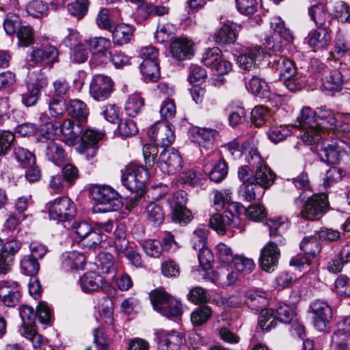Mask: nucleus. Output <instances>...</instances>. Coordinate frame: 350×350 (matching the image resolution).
<instances>
[{
    "instance_id": "f257e3e1",
    "label": "nucleus",
    "mask_w": 350,
    "mask_h": 350,
    "mask_svg": "<svg viewBox=\"0 0 350 350\" xmlns=\"http://www.w3.org/2000/svg\"><path fill=\"white\" fill-rule=\"evenodd\" d=\"M342 115L334 113L327 109H321L317 113L310 107H304L297 118V126L302 128L300 136L303 142L308 144H315L323 139L322 130L333 131L346 133L350 126L341 121Z\"/></svg>"
},
{
    "instance_id": "f03ea898",
    "label": "nucleus",
    "mask_w": 350,
    "mask_h": 350,
    "mask_svg": "<svg viewBox=\"0 0 350 350\" xmlns=\"http://www.w3.org/2000/svg\"><path fill=\"white\" fill-rule=\"evenodd\" d=\"M293 40L291 31L285 27L280 17L273 16L270 21V34L265 38V47L275 52L280 51L283 46Z\"/></svg>"
},
{
    "instance_id": "7ed1b4c3",
    "label": "nucleus",
    "mask_w": 350,
    "mask_h": 350,
    "mask_svg": "<svg viewBox=\"0 0 350 350\" xmlns=\"http://www.w3.org/2000/svg\"><path fill=\"white\" fill-rule=\"evenodd\" d=\"M93 199L103 208L94 207V213L112 212L120 209L122 206V198L112 187L107 185L94 187L91 191Z\"/></svg>"
},
{
    "instance_id": "20e7f679",
    "label": "nucleus",
    "mask_w": 350,
    "mask_h": 350,
    "mask_svg": "<svg viewBox=\"0 0 350 350\" xmlns=\"http://www.w3.org/2000/svg\"><path fill=\"white\" fill-rule=\"evenodd\" d=\"M324 135L325 133H323V138ZM316 144L320 147L318 154L321 160L328 164H336L344 153L350 154V144L340 139L330 142L322 139Z\"/></svg>"
},
{
    "instance_id": "39448f33",
    "label": "nucleus",
    "mask_w": 350,
    "mask_h": 350,
    "mask_svg": "<svg viewBox=\"0 0 350 350\" xmlns=\"http://www.w3.org/2000/svg\"><path fill=\"white\" fill-rule=\"evenodd\" d=\"M247 162L252 167L256 169L254 180L258 185L266 189L273 184L275 175L265 164L256 147H252L249 149Z\"/></svg>"
},
{
    "instance_id": "423d86ee",
    "label": "nucleus",
    "mask_w": 350,
    "mask_h": 350,
    "mask_svg": "<svg viewBox=\"0 0 350 350\" xmlns=\"http://www.w3.org/2000/svg\"><path fill=\"white\" fill-rule=\"evenodd\" d=\"M59 50L51 44H42L32 49L27 56L28 65L33 66L40 65L51 68L59 62Z\"/></svg>"
},
{
    "instance_id": "0eeeda50",
    "label": "nucleus",
    "mask_w": 350,
    "mask_h": 350,
    "mask_svg": "<svg viewBox=\"0 0 350 350\" xmlns=\"http://www.w3.org/2000/svg\"><path fill=\"white\" fill-rule=\"evenodd\" d=\"M148 180V173L142 166L131 164L123 172L122 182L131 191L142 190Z\"/></svg>"
},
{
    "instance_id": "6e6552de",
    "label": "nucleus",
    "mask_w": 350,
    "mask_h": 350,
    "mask_svg": "<svg viewBox=\"0 0 350 350\" xmlns=\"http://www.w3.org/2000/svg\"><path fill=\"white\" fill-rule=\"evenodd\" d=\"M327 196L325 193L312 195L304 203L300 215L308 220L319 219L327 210Z\"/></svg>"
},
{
    "instance_id": "1a4fd4ad",
    "label": "nucleus",
    "mask_w": 350,
    "mask_h": 350,
    "mask_svg": "<svg viewBox=\"0 0 350 350\" xmlns=\"http://www.w3.org/2000/svg\"><path fill=\"white\" fill-rule=\"evenodd\" d=\"M49 217L57 221H65L74 217L75 206L70 198L62 196L47 204Z\"/></svg>"
},
{
    "instance_id": "9d476101",
    "label": "nucleus",
    "mask_w": 350,
    "mask_h": 350,
    "mask_svg": "<svg viewBox=\"0 0 350 350\" xmlns=\"http://www.w3.org/2000/svg\"><path fill=\"white\" fill-rule=\"evenodd\" d=\"M148 137L157 146H170L175 139L172 125L167 122H158L148 131Z\"/></svg>"
},
{
    "instance_id": "9b49d317",
    "label": "nucleus",
    "mask_w": 350,
    "mask_h": 350,
    "mask_svg": "<svg viewBox=\"0 0 350 350\" xmlns=\"http://www.w3.org/2000/svg\"><path fill=\"white\" fill-rule=\"evenodd\" d=\"M232 210L231 208L228 212H226L225 215L214 214L209 221L210 227L220 234H225L227 228H236L241 232L244 229L240 226L239 217L233 214Z\"/></svg>"
},
{
    "instance_id": "f8f14e48",
    "label": "nucleus",
    "mask_w": 350,
    "mask_h": 350,
    "mask_svg": "<svg viewBox=\"0 0 350 350\" xmlns=\"http://www.w3.org/2000/svg\"><path fill=\"white\" fill-rule=\"evenodd\" d=\"M113 90L112 79L104 75H94L90 84V94L97 101L107 99Z\"/></svg>"
},
{
    "instance_id": "ddd939ff",
    "label": "nucleus",
    "mask_w": 350,
    "mask_h": 350,
    "mask_svg": "<svg viewBox=\"0 0 350 350\" xmlns=\"http://www.w3.org/2000/svg\"><path fill=\"white\" fill-rule=\"evenodd\" d=\"M182 158L179 153L174 149L163 150L159 155L158 164L164 173L174 174L182 168Z\"/></svg>"
},
{
    "instance_id": "4468645a",
    "label": "nucleus",
    "mask_w": 350,
    "mask_h": 350,
    "mask_svg": "<svg viewBox=\"0 0 350 350\" xmlns=\"http://www.w3.org/2000/svg\"><path fill=\"white\" fill-rule=\"evenodd\" d=\"M280 251L275 243H268L261 250L260 265L266 271H273L278 265Z\"/></svg>"
},
{
    "instance_id": "2eb2a0df",
    "label": "nucleus",
    "mask_w": 350,
    "mask_h": 350,
    "mask_svg": "<svg viewBox=\"0 0 350 350\" xmlns=\"http://www.w3.org/2000/svg\"><path fill=\"white\" fill-rule=\"evenodd\" d=\"M265 55V51L260 46L250 47L238 57L237 64L242 69L251 70L262 60Z\"/></svg>"
},
{
    "instance_id": "dca6fc26",
    "label": "nucleus",
    "mask_w": 350,
    "mask_h": 350,
    "mask_svg": "<svg viewBox=\"0 0 350 350\" xmlns=\"http://www.w3.org/2000/svg\"><path fill=\"white\" fill-rule=\"evenodd\" d=\"M314 314V326L320 331H324L327 324L332 318V309L328 304L323 301L317 300L311 306Z\"/></svg>"
},
{
    "instance_id": "f3484780",
    "label": "nucleus",
    "mask_w": 350,
    "mask_h": 350,
    "mask_svg": "<svg viewBox=\"0 0 350 350\" xmlns=\"http://www.w3.org/2000/svg\"><path fill=\"white\" fill-rule=\"evenodd\" d=\"M21 292L14 282H3L0 284V299L8 307H14L20 303Z\"/></svg>"
},
{
    "instance_id": "a211bd4d",
    "label": "nucleus",
    "mask_w": 350,
    "mask_h": 350,
    "mask_svg": "<svg viewBox=\"0 0 350 350\" xmlns=\"http://www.w3.org/2000/svg\"><path fill=\"white\" fill-rule=\"evenodd\" d=\"M193 44L186 38L174 39L170 44L172 57L177 60L190 59L193 55Z\"/></svg>"
},
{
    "instance_id": "6ab92c4d",
    "label": "nucleus",
    "mask_w": 350,
    "mask_h": 350,
    "mask_svg": "<svg viewBox=\"0 0 350 350\" xmlns=\"http://www.w3.org/2000/svg\"><path fill=\"white\" fill-rule=\"evenodd\" d=\"M158 338L159 350H179L183 341L182 334L175 330L161 332Z\"/></svg>"
},
{
    "instance_id": "aec40b11",
    "label": "nucleus",
    "mask_w": 350,
    "mask_h": 350,
    "mask_svg": "<svg viewBox=\"0 0 350 350\" xmlns=\"http://www.w3.org/2000/svg\"><path fill=\"white\" fill-rule=\"evenodd\" d=\"M229 206L238 215L244 212L247 218L254 221H261L267 215L265 207L260 204H252L247 208L238 202H231Z\"/></svg>"
},
{
    "instance_id": "412c9836",
    "label": "nucleus",
    "mask_w": 350,
    "mask_h": 350,
    "mask_svg": "<svg viewBox=\"0 0 350 350\" xmlns=\"http://www.w3.org/2000/svg\"><path fill=\"white\" fill-rule=\"evenodd\" d=\"M311 19L319 28L327 29L332 19L325 4L319 3L312 5L308 10Z\"/></svg>"
},
{
    "instance_id": "4be33fe9",
    "label": "nucleus",
    "mask_w": 350,
    "mask_h": 350,
    "mask_svg": "<svg viewBox=\"0 0 350 350\" xmlns=\"http://www.w3.org/2000/svg\"><path fill=\"white\" fill-rule=\"evenodd\" d=\"M331 36L327 29L321 28L311 31L308 36L307 42L314 51L326 48L330 43Z\"/></svg>"
},
{
    "instance_id": "5701e85b",
    "label": "nucleus",
    "mask_w": 350,
    "mask_h": 350,
    "mask_svg": "<svg viewBox=\"0 0 350 350\" xmlns=\"http://www.w3.org/2000/svg\"><path fill=\"white\" fill-rule=\"evenodd\" d=\"M104 282L103 276L94 271L85 273L79 280L81 288L85 293L98 291Z\"/></svg>"
},
{
    "instance_id": "b1692460",
    "label": "nucleus",
    "mask_w": 350,
    "mask_h": 350,
    "mask_svg": "<svg viewBox=\"0 0 350 350\" xmlns=\"http://www.w3.org/2000/svg\"><path fill=\"white\" fill-rule=\"evenodd\" d=\"M62 267L66 271L78 270L83 267L85 256L76 251L66 252L62 255Z\"/></svg>"
},
{
    "instance_id": "393cba45",
    "label": "nucleus",
    "mask_w": 350,
    "mask_h": 350,
    "mask_svg": "<svg viewBox=\"0 0 350 350\" xmlns=\"http://www.w3.org/2000/svg\"><path fill=\"white\" fill-rule=\"evenodd\" d=\"M82 133L80 123L75 124L71 120H65L60 124V134L68 145L75 144L79 135Z\"/></svg>"
},
{
    "instance_id": "a878e982",
    "label": "nucleus",
    "mask_w": 350,
    "mask_h": 350,
    "mask_svg": "<svg viewBox=\"0 0 350 350\" xmlns=\"http://www.w3.org/2000/svg\"><path fill=\"white\" fill-rule=\"evenodd\" d=\"M216 133L215 130L205 128H196L191 131L193 141L198 143L200 147L205 148H209L213 145Z\"/></svg>"
},
{
    "instance_id": "bb28decb",
    "label": "nucleus",
    "mask_w": 350,
    "mask_h": 350,
    "mask_svg": "<svg viewBox=\"0 0 350 350\" xmlns=\"http://www.w3.org/2000/svg\"><path fill=\"white\" fill-rule=\"evenodd\" d=\"M46 157L57 165H62L66 157L61 144L55 140L46 142Z\"/></svg>"
},
{
    "instance_id": "cd10ccee",
    "label": "nucleus",
    "mask_w": 350,
    "mask_h": 350,
    "mask_svg": "<svg viewBox=\"0 0 350 350\" xmlns=\"http://www.w3.org/2000/svg\"><path fill=\"white\" fill-rule=\"evenodd\" d=\"M280 77L283 79L292 77L296 72V68L292 61L284 56L275 55L273 59V66Z\"/></svg>"
},
{
    "instance_id": "c85d7f7f",
    "label": "nucleus",
    "mask_w": 350,
    "mask_h": 350,
    "mask_svg": "<svg viewBox=\"0 0 350 350\" xmlns=\"http://www.w3.org/2000/svg\"><path fill=\"white\" fill-rule=\"evenodd\" d=\"M114 44L122 45L128 43L133 35V28L129 25L121 23L116 25L110 31Z\"/></svg>"
},
{
    "instance_id": "c756f323",
    "label": "nucleus",
    "mask_w": 350,
    "mask_h": 350,
    "mask_svg": "<svg viewBox=\"0 0 350 350\" xmlns=\"http://www.w3.org/2000/svg\"><path fill=\"white\" fill-rule=\"evenodd\" d=\"M237 27L235 23H225L216 33L215 41L222 44L233 43L237 38Z\"/></svg>"
},
{
    "instance_id": "7c9ffc66",
    "label": "nucleus",
    "mask_w": 350,
    "mask_h": 350,
    "mask_svg": "<svg viewBox=\"0 0 350 350\" xmlns=\"http://www.w3.org/2000/svg\"><path fill=\"white\" fill-rule=\"evenodd\" d=\"M105 133L94 129H86L82 134L81 142L77 148V151H84L87 146H96V144L101 140Z\"/></svg>"
},
{
    "instance_id": "2f4dec72",
    "label": "nucleus",
    "mask_w": 350,
    "mask_h": 350,
    "mask_svg": "<svg viewBox=\"0 0 350 350\" xmlns=\"http://www.w3.org/2000/svg\"><path fill=\"white\" fill-rule=\"evenodd\" d=\"M247 88L252 94L260 98H269L270 96L267 83L256 76H253L250 79Z\"/></svg>"
},
{
    "instance_id": "473e14b6",
    "label": "nucleus",
    "mask_w": 350,
    "mask_h": 350,
    "mask_svg": "<svg viewBox=\"0 0 350 350\" xmlns=\"http://www.w3.org/2000/svg\"><path fill=\"white\" fill-rule=\"evenodd\" d=\"M212 309L208 306L198 307L191 314V321L193 326H201L205 324L212 317Z\"/></svg>"
},
{
    "instance_id": "72a5a7b5",
    "label": "nucleus",
    "mask_w": 350,
    "mask_h": 350,
    "mask_svg": "<svg viewBox=\"0 0 350 350\" xmlns=\"http://www.w3.org/2000/svg\"><path fill=\"white\" fill-rule=\"evenodd\" d=\"M344 79L341 72L338 70H333L325 76V82L323 83V87L325 90L332 92V94L339 91L340 87L343 84Z\"/></svg>"
},
{
    "instance_id": "f704fd0d",
    "label": "nucleus",
    "mask_w": 350,
    "mask_h": 350,
    "mask_svg": "<svg viewBox=\"0 0 350 350\" xmlns=\"http://www.w3.org/2000/svg\"><path fill=\"white\" fill-rule=\"evenodd\" d=\"M90 50L98 56L107 57L108 49L111 46L109 39L104 37L94 38L88 41Z\"/></svg>"
},
{
    "instance_id": "c9c22d12",
    "label": "nucleus",
    "mask_w": 350,
    "mask_h": 350,
    "mask_svg": "<svg viewBox=\"0 0 350 350\" xmlns=\"http://www.w3.org/2000/svg\"><path fill=\"white\" fill-rule=\"evenodd\" d=\"M146 217L149 222L154 226L163 223L165 213L162 207L154 202L150 203L146 208Z\"/></svg>"
},
{
    "instance_id": "e433bc0d",
    "label": "nucleus",
    "mask_w": 350,
    "mask_h": 350,
    "mask_svg": "<svg viewBox=\"0 0 350 350\" xmlns=\"http://www.w3.org/2000/svg\"><path fill=\"white\" fill-rule=\"evenodd\" d=\"M163 288H157L150 293V298L154 309L161 313L166 304L171 298Z\"/></svg>"
},
{
    "instance_id": "4c0bfd02",
    "label": "nucleus",
    "mask_w": 350,
    "mask_h": 350,
    "mask_svg": "<svg viewBox=\"0 0 350 350\" xmlns=\"http://www.w3.org/2000/svg\"><path fill=\"white\" fill-rule=\"evenodd\" d=\"M68 111L72 117L78 120H85L89 114L86 104L79 99H74L70 102Z\"/></svg>"
},
{
    "instance_id": "58836bf2",
    "label": "nucleus",
    "mask_w": 350,
    "mask_h": 350,
    "mask_svg": "<svg viewBox=\"0 0 350 350\" xmlns=\"http://www.w3.org/2000/svg\"><path fill=\"white\" fill-rule=\"evenodd\" d=\"M241 191L244 199L247 201H252L260 199L264 193L265 189L260 185H257L252 180L243 184Z\"/></svg>"
},
{
    "instance_id": "ea45409f",
    "label": "nucleus",
    "mask_w": 350,
    "mask_h": 350,
    "mask_svg": "<svg viewBox=\"0 0 350 350\" xmlns=\"http://www.w3.org/2000/svg\"><path fill=\"white\" fill-rule=\"evenodd\" d=\"M278 321L273 309L261 310L258 317V325L261 329L269 331L272 327H275Z\"/></svg>"
},
{
    "instance_id": "a19ab883",
    "label": "nucleus",
    "mask_w": 350,
    "mask_h": 350,
    "mask_svg": "<svg viewBox=\"0 0 350 350\" xmlns=\"http://www.w3.org/2000/svg\"><path fill=\"white\" fill-rule=\"evenodd\" d=\"M278 321L284 323H292L295 317L294 310L288 305L279 303L273 309Z\"/></svg>"
},
{
    "instance_id": "79ce46f5",
    "label": "nucleus",
    "mask_w": 350,
    "mask_h": 350,
    "mask_svg": "<svg viewBox=\"0 0 350 350\" xmlns=\"http://www.w3.org/2000/svg\"><path fill=\"white\" fill-rule=\"evenodd\" d=\"M95 21L97 26L101 29L110 31L115 26V22L107 8H101L96 14Z\"/></svg>"
},
{
    "instance_id": "37998d69",
    "label": "nucleus",
    "mask_w": 350,
    "mask_h": 350,
    "mask_svg": "<svg viewBox=\"0 0 350 350\" xmlns=\"http://www.w3.org/2000/svg\"><path fill=\"white\" fill-rule=\"evenodd\" d=\"M21 268L23 273L27 275H36L40 269L38 260L32 255L27 254L21 260Z\"/></svg>"
},
{
    "instance_id": "c03bdc74",
    "label": "nucleus",
    "mask_w": 350,
    "mask_h": 350,
    "mask_svg": "<svg viewBox=\"0 0 350 350\" xmlns=\"http://www.w3.org/2000/svg\"><path fill=\"white\" fill-rule=\"evenodd\" d=\"M176 31V26L171 23H165L158 27L155 33V39L159 43L170 41Z\"/></svg>"
},
{
    "instance_id": "a18cd8bd",
    "label": "nucleus",
    "mask_w": 350,
    "mask_h": 350,
    "mask_svg": "<svg viewBox=\"0 0 350 350\" xmlns=\"http://www.w3.org/2000/svg\"><path fill=\"white\" fill-rule=\"evenodd\" d=\"M235 269L244 275L250 273L254 269L255 264L252 258L243 255H235L232 261Z\"/></svg>"
},
{
    "instance_id": "49530a36",
    "label": "nucleus",
    "mask_w": 350,
    "mask_h": 350,
    "mask_svg": "<svg viewBox=\"0 0 350 350\" xmlns=\"http://www.w3.org/2000/svg\"><path fill=\"white\" fill-rule=\"evenodd\" d=\"M228 165L226 162L220 159L215 163L208 173L210 180L215 183L222 181L228 174Z\"/></svg>"
},
{
    "instance_id": "de8ad7c7",
    "label": "nucleus",
    "mask_w": 350,
    "mask_h": 350,
    "mask_svg": "<svg viewBox=\"0 0 350 350\" xmlns=\"http://www.w3.org/2000/svg\"><path fill=\"white\" fill-rule=\"evenodd\" d=\"M26 10L29 15L40 18L47 14L49 7L47 3L42 0H33L27 5Z\"/></svg>"
},
{
    "instance_id": "09e8293b",
    "label": "nucleus",
    "mask_w": 350,
    "mask_h": 350,
    "mask_svg": "<svg viewBox=\"0 0 350 350\" xmlns=\"http://www.w3.org/2000/svg\"><path fill=\"white\" fill-rule=\"evenodd\" d=\"M89 5L88 0H77L69 3L67 10L70 15L81 19L87 14Z\"/></svg>"
},
{
    "instance_id": "8fccbe9b",
    "label": "nucleus",
    "mask_w": 350,
    "mask_h": 350,
    "mask_svg": "<svg viewBox=\"0 0 350 350\" xmlns=\"http://www.w3.org/2000/svg\"><path fill=\"white\" fill-rule=\"evenodd\" d=\"M143 106V98L138 94H133L129 97L124 109L128 116L133 117L141 111Z\"/></svg>"
},
{
    "instance_id": "3c124183",
    "label": "nucleus",
    "mask_w": 350,
    "mask_h": 350,
    "mask_svg": "<svg viewBox=\"0 0 350 350\" xmlns=\"http://www.w3.org/2000/svg\"><path fill=\"white\" fill-rule=\"evenodd\" d=\"M14 154L23 167H27L31 165L35 164V157L27 149L18 146L14 148Z\"/></svg>"
},
{
    "instance_id": "603ef678",
    "label": "nucleus",
    "mask_w": 350,
    "mask_h": 350,
    "mask_svg": "<svg viewBox=\"0 0 350 350\" xmlns=\"http://www.w3.org/2000/svg\"><path fill=\"white\" fill-rule=\"evenodd\" d=\"M140 68L142 73L146 80L156 81L160 77L158 62H142Z\"/></svg>"
},
{
    "instance_id": "864d4df0",
    "label": "nucleus",
    "mask_w": 350,
    "mask_h": 350,
    "mask_svg": "<svg viewBox=\"0 0 350 350\" xmlns=\"http://www.w3.org/2000/svg\"><path fill=\"white\" fill-rule=\"evenodd\" d=\"M289 135L290 131L284 125L271 126L267 131L269 139L275 144L284 140Z\"/></svg>"
},
{
    "instance_id": "5fc2aeb1",
    "label": "nucleus",
    "mask_w": 350,
    "mask_h": 350,
    "mask_svg": "<svg viewBox=\"0 0 350 350\" xmlns=\"http://www.w3.org/2000/svg\"><path fill=\"white\" fill-rule=\"evenodd\" d=\"M142 246L146 254L152 258H159L162 254V245L156 239H147L143 241Z\"/></svg>"
},
{
    "instance_id": "6e6d98bb",
    "label": "nucleus",
    "mask_w": 350,
    "mask_h": 350,
    "mask_svg": "<svg viewBox=\"0 0 350 350\" xmlns=\"http://www.w3.org/2000/svg\"><path fill=\"white\" fill-rule=\"evenodd\" d=\"M208 235V230L204 227H198L192 234L191 242L192 247L195 250L206 247V240Z\"/></svg>"
},
{
    "instance_id": "4d7b16f0",
    "label": "nucleus",
    "mask_w": 350,
    "mask_h": 350,
    "mask_svg": "<svg viewBox=\"0 0 350 350\" xmlns=\"http://www.w3.org/2000/svg\"><path fill=\"white\" fill-rule=\"evenodd\" d=\"M68 107L62 98H51L49 101V112L52 118H59L64 115Z\"/></svg>"
},
{
    "instance_id": "13d9d810",
    "label": "nucleus",
    "mask_w": 350,
    "mask_h": 350,
    "mask_svg": "<svg viewBox=\"0 0 350 350\" xmlns=\"http://www.w3.org/2000/svg\"><path fill=\"white\" fill-rule=\"evenodd\" d=\"M300 248L306 254L311 256H316L321 250L319 241L312 236L304 238L301 242Z\"/></svg>"
},
{
    "instance_id": "bf43d9fd",
    "label": "nucleus",
    "mask_w": 350,
    "mask_h": 350,
    "mask_svg": "<svg viewBox=\"0 0 350 350\" xmlns=\"http://www.w3.org/2000/svg\"><path fill=\"white\" fill-rule=\"evenodd\" d=\"M182 313L180 302L171 297L160 314L167 317H178L181 316Z\"/></svg>"
},
{
    "instance_id": "052dcab7",
    "label": "nucleus",
    "mask_w": 350,
    "mask_h": 350,
    "mask_svg": "<svg viewBox=\"0 0 350 350\" xmlns=\"http://www.w3.org/2000/svg\"><path fill=\"white\" fill-rule=\"evenodd\" d=\"M269 116V111L266 107L256 106L251 112L252 122L256 126H260L265 124Z\"/></svg>"
},
{
    "instance_id": "680f3d73",
    "label": "nucleus",
    "mask_w": 350,
    "mask_h": 350,
    "mask_svg": "<svg viewBox=\"0 0 350 350\" xmlns=\"http://www.w3.org/2000/svg\"><path fill=\"white\" fill-rule=\"evenodd\" d=\"M118 131L122 137H128L135 135L138 132V129L133 120L123 119L118 124Z\"/></svg>"
},
{
    "instance_id": "e2e57ef3",
    "label": "nucleus",
    "mask_w": 350,
    "mask_h": 350,
    "mask_svg": "<svg viewBox=\"0 0 350 350\" xmlns=\"http://www.w3.org/2000/svg\"><path fill=\"white\" fill-rule=\"evenodd\" d=\"M21 334L31 340L32 345L35 349H40L44 342L42 336L38 334L35 327L31 329L21 328Z\"/></svg>"
},
{
    "instance_id": "0e129e2a",
    "label": "nucleus",
    "mask_w": 350,
    "mask_h": 350,
    "mask_svg": "<svg viewBox=\"0 0 350 350\" xmlns=\"http://www.w3.org/2000/svg\"><path fill=\"white\" fill-rule=\"evenodd\" d=\"M19 314L23 321V325L21 328L28 327V329H31L35 327L36 314L32 308L23 306L21 308Z\"/></svg>"
},
{
    "instance_id": "69168bd1",
    "label": "nucleus",
    "mask_w": 350,
    "mask_h": 350,
    "mask_svg": "<svg viewBox=\"0 0 350 350\" xmlns=\"http://www.w3.org/2000/svg\"><path fill=\"white\" fill-rule=\"evenodd\" d=\"M252 147L254 146H251V144L249 142H245L242 144L241 148H240L239 144L236 140H234L228 143L227 145L228 150L232 157H234V158H239L242 154H245L246 160L247 157L248 150Z\"/></svg>"
},
{
    "instance_id": "338daca9",
    "label": "nucleus",
    "mask_w": 350,
    "mask_h": 350,
    "mask_svg": "<svg viewBox=\"0 0 350 350\" xmlns=\"http://www.w3.org/2000/svg\"><path fill=\"white\" fill-rule=\"evenodd\" d=\"M215 253L221 261L228 264L232 262L235 258L231 248L224 243L216 245Z\"/></svg>"
},
{
    "instance_id": "774afa93",
    "label": "nucleus",
    "mask_w": 350,
    "mask_h": 350,
    "mask_svg": "<svg viewBox=\"0 0 350 350\" xmlns=\"http://www.w3.org/2000/svg\"><path fill=\"white\" fill-rule=\"evenodd\" d=\"M335 289L340 296H350V279L345 275L338 276L335 281Z\"/></svg>"
}]
</instances>
